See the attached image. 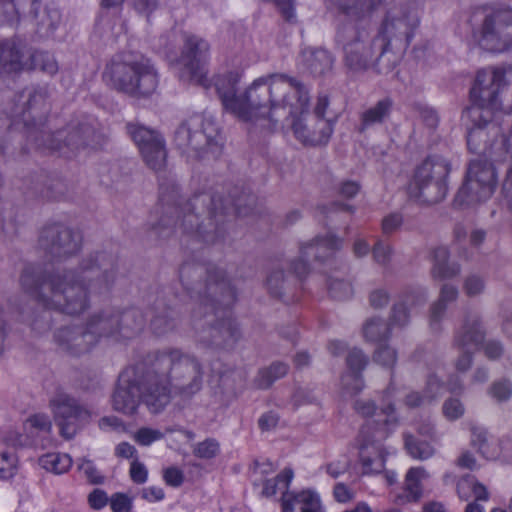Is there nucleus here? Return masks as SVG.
I'll list each match as a JSON object with an SVG mask.
<instances>
[{
    "label": "nucleus",
    "mask_w": 512,
    "mask_h": 512,
    "mask_svg": "<svg viewBox=\"0 0 512 512\" xmlns=\"http://www.w3.org/2000/svg\"><path fill=\"white\" fill-rule=\"evenodd\" d=\"M115 280L113 261L105 253L82 259L76 270L56 271L45 276L29 265L20 277L23 290L47 309L69 315L83 313L89 307L90 294H103Z\"/></svg>",
    "instance_id": "nucleus-1"
},
{
    "label": "nucleus",
    "mask_w": 512,
    "mask_h": 512,
    "mask_svg": "<svg viewBox=\"0 0 512 512\" xmlns=\"http://www.w3.org/2000/svg\"><path fill=\"white\" fill-rule=\"evenodd\" d=\"M180 279L194 300L190 325L197 341L207 347L233 348L241 338V331L226 313L236 301V291L225 272L214 265L205 269L201 265L184 264Z\"/></svg>",
    "instance_id": "nucleus-2"
},
{
    "label": "nucleus",
    "mask_w": 512,
    "mask_h": 512,
    "mask_svg": "<svg viewBox=\"0 0 512 512\" xmlns=\"http://www.w3.org/2000/svg\"><path fill=\"white\" fill-rule=\"evenodd\" d=\"M286 74L272 73L256 78L243 92L238 86L242 78L239 69L224 70L213 78L217 94L223 108L243 122L260 126L264 116L271 107L280 112L286 89L290 86L285 81Z\"/></svg>",
    "instance_id": "nucleus-3"
},
{
    "label": "nucleus",
    "mask_w": 512,
    "mask_h": 512,
    "mask_svg": "<svg viewBox=\"0 0 512 512\" xmlns=\"http://www.w3.org/2000/svg\"><path fill=\"white\" fill-rule=\"evenodd\" d=\"M148 409L158 413L171 400L172 395L189 399L203 386L204 367L194 355L177 348L156 351L149 360Z\"/></svg>",
    "instance_id": "nucleus-4"
},
{
    "label": "nucleus",
    "mask_w": 512,
    "mask_h": 512,
    "mask_svg": "<svg viewBox=\"0 0 512 512\" xmlns=\"http://www.w3.org/2000/svg\"><path fill=\"white\" fill-rule=\"evenodd\" d=\"M177 188L172 186L169 195L163 185L160 186V200L168 205L166 214L154 227L159 236L168 237L174 232L191 235L205 243H216L224 237V219L226 208L220 196L202 193L194 196L183 205L174 202Z\"/></svg>",
    "instance_id": "nucleus-5"
},
{
    "label": "nucleus",
    "mask_w": 512,
    "mask_h": 512,
    "mask_svg": "<svg viewBox=\"0 0 512 512\" xmlns=\"http://www.w3.org/2000/svg\"><path fill=\"white\" fill-rule=\"evenodd\" d=\"M285 81L289 84L283 101L280 102L281 111H270L265 114L260 128L272 131L280 123L289 122L295 138L305 146H320L328 143L332 133L333 124L327 118L310 116L309 91L298 79L286 74Z\"/></svg>",
    "instance_id": "nucleus-6"
},
{
    "label": "nucleus",
    "mask_w": 512,
    "mask_h": 512,
    "mask_svg": "<svg viewBox=\"0 0 512 512\" xmlns=\"http://www.w3.org/2000/svg\"><path fill=\"white\" fill-rule=\"evenodd\" d=\"M507 69L503 66H493L477 72L474 84L470 90L471 106L467 115L472 123L467 135L470 149H477V140L485 136L483 128L498 133V120L503 115L502 93L508 89L506 78Z\"/></svg>",
    "instance_id": "nucleus-7"
},
{
    "label": "nucleus",
    "mask_w": 512,
    "mask_h": 512,
    "mask_svg": "<svg viewBox=\"0 0 512 512\" xmlns=\"http://www.w3.org/2000/svg\"><path fill=\"white\" fill-rule=\"evenodd\" d=\"M336 42L344 52L345 65L352 71L373 69L388 74L398 63V56L380 49L381 43L365 27L343 26L338 29Z\"/></svg>",
    "instance_id": "nucleus-8"
},
{
    "label": "nucleus",
    "mask_w": 512,
    "mask_h": 512,
    "mask_svg": "<svg viewBox=\"0 0 512 512\" xmlns=\"http://www.w3.org/2000/svg\"><path fill=\"white\" fill-rule=\"evenodd\" d=\"M395 392L391 382L384 392L383 406L378 417L383 419L368 421L360 430L356 439L359 450V463L365 475L377 474L385 467V453L382 442L396 427L398 419L395 415L394 404L390 401Z\"/></svg>",
    "instance_id": "nucleus-9"
},
{
    "label": "nucleus",
    "mask_w": 512,
    "mask_h": 512,
    "mask_svg": "<svg viewBox=\"0 0 512 512\" xmlns=\"http://www.w3.org/2000/svg\"><path fill=\"white\" fill-rule=\"evenodd\" d=\"M105 75L114 89L135 97L151 95L159 84L155 66L144 56H118L107 65Z\"/></svg>",
    "instance_id": "nucleus-10"
},
{
    "label": "nucleus",
    "mask_w": 512,
    "mask_h": 512,
    "mask_svg": "<svg viewBox=\"0 0 512 512\" xmlns=\"http://www.w3.org/2000/svg\"><path fill=\"white\" fill-rule=\"evenodd\" d=\"M174 142L179 149L192 151L199 158H217L222 152L217 126L201 115L183 121L175 131Z\"/></svg>",
    "instance_id": "nucleus-11"
},
{
    "label": "nucleus",
    "mask_w": 512,
    "mask_h": 512,
    "mask_svg": "<svg viewBox=\"0 0 512 512\" xmlns=\"http://www.w3.org/2000/svg\"><path fill=\"white\" fill-rule=\"evenodd\" d=\"M472 40L481 51L493 55L512 47V9L493 7L484 12L481 23L473 30Z\"/></svg>",
    "instance_id": "nucleus-12"
},
{
    "label": "nucleus",
    "mask_w": 512,
    "mask_h": 512,
    "mask_svg": "<svg viewBox=\"0 0 512 512\" xmlns=\"http://www.w3.org/2000/svg\"><path fill=\"white\" fill-rule=\"evenodd\" d=\"M86 325L96 336L97 344L102 338L121 341L135 337L143 330L145 319L138 309L116 311L107 308L93 313L88 318Z\"/></svg>",
    "instance_id": "nucleus-13"
},
{
    "label": "nucleus",
    "mask_w": 512,
    "mask_h": 512,
    "mask_svg": "<svg viewBox=\"0 0 512 512\" xmlns=\"http://www.w3.org/2000/svg\"><path fill=\"white\" fill-rule=\"evenodd\" d=\"M418 24L419 17L415 10L402 5L391 7L375 34L381 43V51L390 55L394 53L399 59L409 46Z\"/></svg>",
    "instance_id": "nucleus-14"
},
{
    "label": "nucleus",
    "mask_w": 512,
    "mask_h": 512,
    "mask_svg": "<svg viewBox=\"0 0 512 512\" xmlns=\"http://www.w3.org/2000/svg\"><path fill=\"white\" fill-rule=\"evenodd\" d=\"M450 163L442 157H428L415 170L410 195L429 204L442 201L448 192Z\"/></svg>",
    "instance_id": "nucleus-15"
},
{
    "label": "nucleus",
    "mask_w": 512,
    "mask_h": 512,
    "mask_svg": "<svg viewBox=\"0 0 512 512\" xmlns=\"http://www.w3.org/2000/svg\"><path fill=\"white\" fill-rule=\"evenodd\" d=\"M496 175L491 163L473 160L469 163L465 179L458 189L453 204L457 208L473 207L487 201L494 193Z\"/></svg>",
    "instance_id": "nucleus-16"
},
{
    "label": "nucleus",
    "mask_w": 512,
    "mask_h": 512,
    "mask_svg": "<svg viewBox=\"0 0 512 512\" xmlns=\"http://www.w3.org/2000/svg\"><path fill=\"white\" fill-rule=\"evenodd\" d=\"M209 50L210 46L206 40L195 35L185 37L181 55L175 64L180 81L206 86L204 64Z\"/></svg>",
    "instance_id": "nucleus-17"
},
{
    "label": "nucleus",
    "mask_w": 512,
    "mask_h": 512,
    "mask_svg": "<svg viewBox=\"0 0 512 512\" xmlns=\"http://www.w3.org/2000/svg\"><path fill=\"white\" fill-rule=\"evenodd\" d=\"M148 369L141 376L134 369H126L118 379L116 390L112 397L114 410L132 415L142 401L147 407L146 396L149 392Z\"/></svg>",
    "instance_id": "nucleus-18"
},
{
    "label": "nucleus",
    "mask_w": 512,
    "mask_h": 512,
    "mask_svg": "<svg viewBox=\"0 0 512 512\" xmlns=\"http://www.w3.org/2000/svg\"><path fill=\"white\" fill-rule=\"evenodd\" d=\"M41 138V141L36 139L39 147L62 151L64 154L75 152L84 146L96 147L100 144V134L88 123L71 124L54 135L41 132Z\"/></svg>",
    "instance_id": "nucleus-19"
},
{
    "label": "nucleus",
    "mask_w": 512,
    "mask_h": 512,
    "mask_svg": "<svg viewBox=\"0 0 512 512\" xmlns=\"http://www.w3.org/2000/svg\"><path fill=\"white\" fill-rule=\"evenodd\" d=\"M60 434L71 439L77 431V422L87 421L91 417L90 411L80 404L77 399L63 390H57L49 401Z\"/></svg>",
    "instance_id": "nucleus-20"
},
{
    "label": "nucleus",
    "mask_w": 512,
    "mask_h": 512,
    "mask_svg": "<svg viewBox=\"0 0 512 512\" xmlns=\"http://www.w3.org/2000/svg\"><path fill=\"white\" fill-rule=\"evenodd\" d=\"M343 243L344 240L334 234L317 236L311 242L301 246L299 258L290 263V268L297 278L302 279L310 271L308 263L310 259L325 263L333 258L334 254L342 248Z\"/></svg>",
    "instance_id": "nucleus-21"
},
{
    "label": "nucleus",
    "mask_w": 512,
    "mask_h": 512,
    "mask_svg": "<svg viewBox=\"0 0 512 512\" xmlns=\"http://www.w3.org/2000/svg\"><path fill=\"white\" fill-rule=\"evenodd\" d=\"M127 130L146 165L155 171L163 169L167 156L163 137L155 130L136 124H128Z\"/></svg>",
    "instance_id": "nucleus-22"
},
{
    "label": "nucleus",
    "mask_w": 512,
    "mask_h": 512,
    "mask_svg": "<svg viewBox=\"0 0 512 512\" xmlns=\"http://www.w3.org/2000/svg\"><path fill=\"white\" fill-rule=\"evenodd\" d=\"M81 242L82 237L79 232L62 225L45 228L40 237V245L57 259L76 254L80 250Z\"/></svg>",
    "instance_id": "nucleus-23"
},
{
    "label": "nucleus",
    "mask_w": 512,
    "mask_h": 512,
    "mask_svg": "<svg viewBox=\"0 0 512 512\" xmlns=\"http://www.w3.org/2000/svg\"><path fill=\"white\" fill-rule=\"evenodd\" d=\"M91 331L86 324L63 327L57 331L55 339L63 351L79 356L89 352L96 345V336Z\"/></svg>",
    "instance_id": "nucleus-24"
},
{
    "label": "nucleus",
    "mask_w": 512,
    "mask_h": 512,
    "mask_svg": "<svg viewBox=\"0 0 512 512\" xmlns=\"http://www.w3.org/2000/svg\"><path fill=\"white\" fill-rule=\"evenodd\" d=\"M20 103L15 111L25 123L41 120L49 110L48 91L45 87L26 89L19 95Z\"/></svg>",
    "instance_id": "nucleus-25"
},
{
    "label": "nucleus",
    "mask_w": 512,
    "mask_h": 512,
    "mask_svg": "<svg viewBox=\"0 0 512 512\" xmlns=\"http://www.w3.org/2000/svg\"><path fill=\"white\" fill-rule=\"evenodd\" d=\"M427 299L428 294L425 289H412L400 295L390 309L388 323L391 328L406 327L410 322L409 307L423 306Z\"/></svg>",
    "instance_id": "nucleus-26"
},
{
    "label": "nucleus",
    "mask_w": 512,
    "mask_h": 512,
    "mask_svg": "<svg viewBox=\"0 0 512 512\" xmlns=\"http://www.w3.org/2000/svg\"><path fill=\"white\" fill-rule=\"evenodd\" d=\"M485 338L481 318L477 313H466L463 324L454 336V345L459 350H471L481 345Z\"/></svg>",
    "instance_id": "nucleus-27"
},
{
    "label": "nucleus",
    "mask_w": 512,
    "mask_h": 512,
    "mask_svg": "<svg viewBox=\"0 0 512 512\" xmlns=\"http://www.w3.org/2000/svg\"><path fill=\"white\" fill-rule=\"evenodd\" d=\"M346 362L349 372L341 378L342 388L345 394L354 395L364 387L360 373L365 369L368 358L360 349L353 348L349 351Z\"/></svg>",
    "instance_id": "nucleus-28"
},
{
    "label": "nucleus",
    "mask_w": 512,
    "mask_h": 512,
    "mask_svg": "<svg viewBox=\"0 0 512 512\" xmlns=\"http://www.w3.org/2000/svg\"><path fill=\"white\" fill-rule=\"evenodd\" d=\"M282 512H321L322 504L319 494L312 489L299 492H283Z\"/></svg>",
    "instance_id": "nucleus-29"
},
{
    "label": "nucleus",
    "mask_w": 512,
    "mask_h": 512,
    "mask_svg": "<svg viewBox=\"0 0 512 512\" xmlns=\"http://www.w3.org/2000/svg\"><path fill=\"white\" fill-rule=\"evenodd\" d=\"M384 0H328L330 7L354 21L370 18Z\"/></svg>",
    "instance_id": "nucleus-30"
},
{
    "label": "nucleus",
    "mask_w": 512,
    "mask_h": 512,
    "mask_svg": "<svg viewBox=\"0 0 512 512\" xmlns=\"http://www.w3.org/2000/svg\"><path fill=\"white\" fill-rule=\"evenodd\" d=\"M22 444V436L11 432L7 436H0V478H12L18 468L16 450Z\"/></svg>",
    "instance_id": "nucleus-31"
},
{
    "label": "nucleus",
    "mask_w": 512,
    "mask_h": 512,
    "mask_svg": "<svg viewBox=\"0 0 512 512\" xmlns=\"http://www.w3.org/2000/svg\"><path fill=\"white\" fill-rule=\"evenodd\" d=\"M28 6V13L34 20L38 33L45 37L52 35L61 20L59 10L50 6L41 9L40 0H30Z\"/></svg>",
    "instance_id": "nucleus-32"
},
{
    "label": "nucleus",
    "mask_w": 512,
    "mask_h": 512,
    "mask_svg": "<svg viewBox=\"0 0 512 512\" xmlns=\"http://www.w3.org/2000/svg\"><path fill=\"white\" fill-rule=\"evenodd\" d=\"M334 58L326 49L305 48L301 53V64L305 70L314 76H322L333 67Z\"/></svg>",
    "instance_id": "nucleus-33"
},
{
    "label": "nucleus",
    "mask_w": 512,
    "mask_h": 512,
    "mask_svg": "<svg viewBox=\"0 0 512 512\" xmlns=\"http://www.w3.org/2000/svg\"><path fill=\"white\" fill-rule=\"evenodd\" d=\"M428 477L423 467L410 468L405 476L404 489L395 495L393 502L397 505L417 502L422 497L421 481Z\"/></svg>",
    "instance_id": "nucleus-34"
},
{
    "label": "nucleus",
    "mask_w": 512,
    "mask_h": 512,
    "mask_svg": "<svg viewBox=\"0 0 512 512\" xmlns=\"http://www.w3.org/2000/svg\"><path fill=\"white\" fill-rule=\"evenodd\" d=\"M450 253L447 247L439 246L431 251V276L433 279H451L460 274L461 267L457 262L449 261Z\"/></svg>",
    "instance_id": "nucleus-35"
},
{
    "label": "nucleus",
    "mask_w": 512,
    "mask_h": 512,
    "mask_svg": "<svg viewBox=\"0 0 512 512\" xmlns=\"http://www.w3.org/2000/svg\"><path fill=\"white\" fill-rule=\"evenodd\" d=\"M459 295L458 288L452 284H443L439 298L430 307L429 323L433 330H439L440 322L443 319L447 307L450 303L457 300Z\"/></svg>",
    "instance_id": "nucleus-36"
},
{
    "label": "nucleus",
    "mask_w": 512,
    "mask_h": 512,
    "mask_svg": "<svg viewBox=\"0 0 512 512\" xmlns=\"http://www.w3.org/2000/svg\"><path fill=\"white\" fill-rule=\"evenodd\" d=\"M22 57L20 49L14 42H0V75L21 71Z\"/></svg>",
    "instance_id": "nucleus-37"
},
{
    "label": "nucleus",
    "mask_w": 512,
    "mask_h": 512,
    "mask_svg": "<svg viewBox=\"0 0 512 512\" xmlns=\"http://www.w3.org/2000/svg\"><path fill=\"white\" fill-rule=\"evenodd\" d=\"M392 107V101L388 98L378 101L374 106L365 110L361 114V123L358 128L363 133L368 128L381 124L389 116Z\"/></svg>",
    "instance_id": "nucleus-38"
},
{
    "label": "nucleus",
    "mask_w": 512,
    "mask_h": 512,
    "mask_svg": "<svg viewBox=\"0 0 512 512\" xmlns=\"http://www.w3.org/2000/svg\"><path fill=\"white\" fill-rule=\"evenodd\" d=\"M391 330L388 322L381 317L374 316L363 323L362 335L367 342L377 343L388 340Z\"/></svg>",
    "instance_id": "nucleus-39"
},
{
    "label": "nucleus",
    "mask_w": 512,
    "mask_h": 512,
    "mask_svg": "<svg viewBox=\"0 0 512 512\" xmlns=\"http://www.w3.org/2000/svg\"><path fill=\"white\" fill-rule=\"evenodd\" d=\"M30 0H0V22L16 25L26 12Z\"/></svg>",
    "instance_id": "nucleus-40"
},
{
    "label": "nucleus",
    "mask_w": 512,
    "mask_h": 512,
    "mask_svg": "<svg viewBox=\"0 0 512 512\" xmlns=\"http://www.w3.org/2000/svg\"><path fill=\"white\" fill-rule=\"evenodd\" d=\"M40 466L54 474L66 473L72 466V459L64 453H48L40 457Z\"/></svg>",
    "instance_id": "nucleus-41"
},
{
    "label": "nucleus",
    "mask_w": 512,
    "mask_h": 512,
    "mask_svg": "<svg viewBox=\"0 0 512 512\" xmlns=\"http://www.w3.org/2000/svg\"><path fill=\"white\" fill-rule=\"evenodd\" d=\"M471 445L487 459H496L500 455L501 449L488 442L487 432L482 428H472Z\"/></svg>",
    "instance_id": "nucleus-42"
},
{
    "label": "nucleus",
    "mask_w": 512,
    "mask_h": 512,
    "mask_svg": "<svg viewBox=\"0 0 512 512\" xmlns=\"http://www.w3.org/2000/svg\"><path fill=\"white\" fill-rule=\"evenodd\" d=\"M288 372V366L285 363L276 362L268 368L259 371L256 378V384L261 389H266L272 385L274 381L282 378Z\"/></svg>",
    "instance_id": "nucleus-43"
},
{
    "label": "nucleus",
    "mask_w": 512,
    "mask_h": 512,
    "mask_svg": "<svg viewBox=\"0 0 512 512\" xmlns=\"http://www.w3.org/2000/svg\"><path fill=\"white\" fill-rule=\"evenodd\" d=\"M266 286L271 296L282 298L289 287V279L282 268H274L267 276Z\"/></svg>",
    "instance_id": "nucleus-44"
},
{
    "label": "nucleus",
    "mask_w": 512,
    "mask_h": 512,
    "mask_svg": "<svg viewBox=\"0 0 512 512\" xmlns=\"http://www.w3.org/2000/svg\"><path fill=\"white\" fill-rule=\"evenodd\" d=\"M293 476V470L290 468H285L274 479H268L264 482L262 495L266 497H271L275 495L277 491L287 490L290 485V482L293 479Z\"/></svg>",
    "instance_id": "nucleus-45"
},
{
    "label": "nucleus",
    "mask_w": 512,
    "mask_h": 512,
    "mask_svg": "<svg viewBox=\"0 0 512 512\" xmlns=\"http://www.w3.org/2000/svg\"><path fill=\"white\" fill-rule=\"evenodd\" d=\"M405 447L410 456L419 460L429 459L435 453V449L430 443L419 441L410 434L405 435Z\"/></svg>",
    "instance_id": "nucleus-46"
},
{
    "label": "nucleus",
    "mask_w": 512,
    "mask_h": 512,
    "mask_svg": "<svg viewBox=\"0 0 512 512\" xmlns=\"http://www.w3.org/2000/svg\"><path fill=\"white\" fill-rule=\"evenodd\" d=\"M328 290L336 300H347L353 295V287L347 280L340 279L337 277H330L328 280Z\"/></svg>",
    "instance_id": "nucleus-47"
},
{
    "label": "nucleus",
    "mask_w": 512,
    "mask_h": 512,
    "mask_svg": "<svg viewBox=\"0 0 512 512\" xmlns=\"http://www.w3.org/2000/svg\"><path fill=\"white\" fill-rule=\"evenodd\" d=\"M31 59L35 69H40L51 75L55 74L58 70L57 62L48 52L37 51L32 54Z\"/></svg>",
    "instance_id": "nucleus-48"
},
{
    "label": "nucleus",
    "mask_w": 512,
    "mask_h": 512,
    "mask_svg": "<svg viewBox=\"0 0 512 512\" xmlns=\"http://www.w3.org/2000/svg\"><path fill=\"white\" fill-rule=\"evenodd\" d=\"M464 489L472 490L473 496L475 497L474 502L487 501L489 498L486 487L473 479L465 478L458 483L457 490L460 497H463L462 490Z\"/></svg>",
    "instance_id": "nucleus-49"
},
{
    "label": "nucleus",
    "mask_w": 512,
    "mask_h": 512,
    "mask_svg": "<svg viewBox=\"0 0 512 512\" xmlns=\"http://www.w3.org/2000/svg\"><path fill=\"white\" fill-rule=\"evenodd\" d=\"M220 445L217 440L207 438L202 442L197 443L193 448V454L202 459H211L218 455Z\"/></svg>",
    "instance_id": "nucleus-50"
},
{
    "label": "nucleus",
    "mask_w": 512,
    "mask_h": 512,
    "mask_svg": "<svg viewBox=\"0 0 512 512\" xmlns=\"http://www.w3.org/2000/svg\"><path fill=\"white\" fill-rule=\"evenodd\" d=\"M371 253H372L373 260L377 264H379L383 267H386L391 262L392 255H393V249H392L391 245L385 243L382 240H378L374 244V246L371 250Z\"/></svg>",
    "instance_id": "nucleus-51"
},
{
    "label": "nucleus",
    "mask_w": 512,
    "mask_h": 512,
    "mask_svg": "<svg viewBox=\"0 0 512 512\" xmlns=\"http://www.w3.org/2000/svg\"><path fill=\"white\" fill-rule=\"evenodd\" d=\"M442 412L446 419L455 421L464 415L465 407L460 399L451 397L444 401Z\"/></svg>",
    "instance_id": "nucleus-52"
},
{
    "label": "nucleus",
    "mask_w": 512,
    "mask_h": 512,
    "mask_svg": "<svg viewBox=\"0 0 512 512\" xmlns=\"http://www.w3.org/2000/svg\"><path fill=\"white\" fill-rule=\"evenodd\" d=\"M488 394L498 403L506 402L511 395V386L508 379L498 380L491 384Z\"/></svg>",
    "instance_id": "nucleus-53"
},
{
    "label": "nucleus",
    "mask_w": 512,
    "mask_h": 512,
    "mask_svg": "<svg viewBox=\"0 0 512 512\" xmlns=\"http://www.w3.org/2000/svg\"><path fill=\"white\" fill-rule=\"evenodd\" d=\"M444 391V383L439 379V377L432 373L429 374L426 384L424 387V394L426 395V399H428V402H433L438 397L442 395Z\"/></svg>",
    "instance_id": "nucleus-54"
},
{
    "label": "nucleus",
    "mask_w": 512,
    "mask_h": 512,
    "mask_svg": "<svg viewBox=\"0 0 512 512\" xmlns=\"http://www.w3.org/2000/svg\"><path fill=\"white\" fill-rule=\"evenodd\" d=\"M176 327V321L168 313L156 315L151 320V328L157 335L166 334Z\"/></svg>",
    "instance_id": "nucleus-55"
},
{
    "label": "nucleus",
    "mask_w": 512,
    "mask_h": 512,
    "mask_svg": "<svg viewBox=\"0 0 512 512\" xmlns=\"http://www.w3.org/2000/svg\"><path fill=\"white\" fill-rule=\"evenodd\" d=\"M164 437V433L160 430L142 427L134 433V440L141 446H149L153 442L158 441Z\"/></svg>",
    "instance_id": "nucleus-56"
},
{
    "label": "nucleus",
    "mask_w": 512,
    "mask_h": 512,
    "mask_svg": "<svg viewBox=\"0 0 512 512\" xmlns=\"http://www.w3.org/2000/svg\"><path fill=\"white\" fill-rule=\"evenodd\" d=\"M374 361L385 367H393L397 361V352L389 345L379 347L374 353Z\"/></svg>",
    "instance_id": "nucleus-57"
},
{
    "label": "nucleus",
    "mask_w": 512,
    "mask_h": 512,
    "mask_svg": "<svg viewBox=\"0 0 512 512\" xmlns=\"http://www.w3.org/2000/svg\"><path fill=\"white\" fill-rule=\"evenodd\" d=\"M463 288L469 297H474L484 291L485 282L483 278L478 275H470L465 279Z\"/></svg>",
    "instance_id": "nucleus-58"
},
{
    "label": "nucleus",
    "mask_w": 512,
    "mask_h": 512,
    "mask_svg": "<svg viewBox=\"0 0 512 512\" xmlns=\"http://www.w3.org/2000/svg\"><path fill=\"white\" fill-rule=\"evenodd\" d=\"M369 304L374 309H383L390 301V294L384 288H377L369 294Z\"/></svg>",
    "instance_id": "nucleus-59"
},
{
    "label": "nucleus",
    "mask_w": 512,
    "mask_h": 512,
    "mask_svg": "<svg viewBox=\"0 0 512 512\" xmlns=\"http://www.w3.org/2000/svg\"><path fill=\"white\" fill-rule=\"evenodd\" d=\"M110 507L113 512H131L132 500L123 493H115L110 498Z\"/></svg>",
    "instance_id": "nucleus-60"
},
{
    "label": "nucleus",
    "mask_w": 512,
    "mask_h": 512,
    "mask_svg": "<svg viewBox=\"0 0 512 512\" xmlns=\"http://www.w3.org/2000/svg\"><path fill=\"white\" fill-rule=\"evenodd\" d=\"M403 224V217L399 213H391L385 216L381 223L382 232L385 235L396 232Z\"/></svg>",
    "instance_id": "nucleus-61"
},
{
    "label": "nucleus",
    "mask_w": 512,
    "mask_h": 512,
    "mask_svg": "<svg viewBox=\"0 0 512 512\" xmlns=\"http://www.w3.org/2000/svg\"><path fill=\"white\" fill-rule=\"evenodd\" d=\"M79 470L84 473L87 480L93 484H99L103 482V476L94 466L92 461L87 459H82L79 464Z\"/></svg>",
    "instance_id": "nucleus-62"
},
{
    "label": "nucleus",
    "mask_w": 512,
    "mask_h": 512,
    "mask_svg": "<svg viewBox=\"0 0 512 512\" xmlns=\"http://www.w3.org/2000/svg\"><path fill=\"white\" fill-rule=\"evenodd\" d=\"M27 425L41 432H50L52 423L47 415L36 414L28 418Z\"/></svg>",
    "instance_id": "nucleus-63"
},
{
    "label": "nucleus",
    "mask_w": 512,
    "mask_h": 512,
    "mask_svg": "<svg viewBox=\"0 0 512 512\" xmlns=\"http://www.w3.org/2000/svg\"><path fill=\"white\" fill-rule=\"evenodd\" d=\"M130 477L137 484L145 483L148 477L147 468L143 463L134 460L130 466Z\"/></svg>",
    "instance_id": "nucleus-64"
}]
</instances>
